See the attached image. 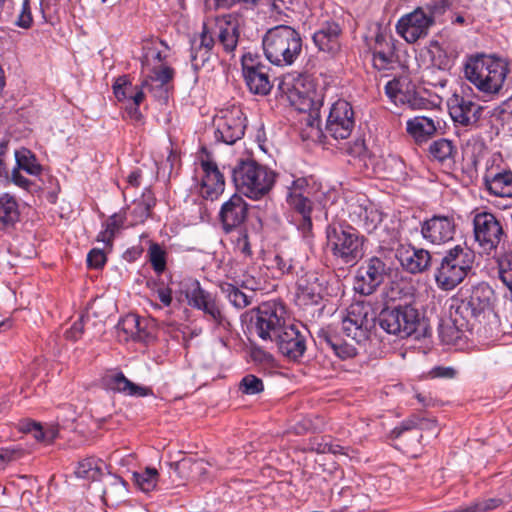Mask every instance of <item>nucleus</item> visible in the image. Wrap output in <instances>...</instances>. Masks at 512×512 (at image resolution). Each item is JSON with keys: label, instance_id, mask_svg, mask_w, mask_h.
Returning <instances> with one entry per match:
<instances>
[{"label": "nucleus", "instance_id": "a18cd8bd", "mask_svg": "<svg viewBox=\"0 0 512 512\" xmlns=\"http://www.w3.org/2000/svg\"><path fill=\"white\" fill-rule=\"evenodd\" d=\"M148 256L154 272L161 275L166 270V251L158 243H152L148 249Z\"/></svg>", "mask_w": 512, "mask_h": 512}, {"label": "nucleus", "instance_id": "f03ea898", "mask_svg": "<svg viewBox=\"0 0 512 512\" xmlns=\"http://www.w3.org/2000/svg\"><path fill=\"white\" fill-rule=\"evenodd\" d=\"M278 91L280 98L299 112L318 110L324 102L315 77L307 73H287L280 79Z\"/></svg>", "mask_w": 512, "mask_h": 512}, {"label": "nucleus", "instance_id": "423d86ee", "mask_svg": "<svg viewBox=\"0 0 512 512\" xmlns=\"http://www.w3.org/2000/svg\"><path fill=\"white\" fill-rule=\"evenodd\" d=\"M379 325L389 334L419 338L426 329L424 316L412 304L386 306L379 314Z\"/></svg>", "mask_w": 512, "mask_h": 512}, {"label": "nucleus", "instance_id": "4c0bfd02", "mask_svg": "<svg viewBox=\"0 0 512 512\" xmlns=\"http://www.w3.org/2000/svg\"><path fill=\"white\" fill-rule=\"evenodd\" d=\"M21 431L30 433L38 441L44 444L52 443L58 436V429L55 426L43 427L40 423L34 421H26L21 424Z\"/></svg>", "mask_w": 512, "mask_h": 512}, {"label": "nucleus", "instance_id": "1a4fd4ad", "mask_svg": "<svg viewBox=\"0 0 512 512\" xmlns=\"http://www.w3.org/2000/svg\"><path fill=\"white\" fill-rule=\"evenodd\" d=\"M310 179L306 177H299L292 181L288 187L287 203L294 211V221L296 222L298 230L302 233L304 238L312 237V201L310 196L312 194V187L309 184Z\"/></svg>", "mask_w": 512, "mask_h": 512}, {"label": "nucleus", "instance_id": "20e7f679", "mask_svg": "<svg viewBox=\"0 0 512 512\" xmlns=\"http://www.w3.org/2000/svg\"><path fill=\"white\" fill-rule=\"evenodd\" d=\"M472 250L456 245L446 251L434 270V280L442 291H451L460 285L471 271L474 263Z\"/></svg>", "mask_w": 512, "mask_h": 512}, {"label": "nucleus", "instance_id": "39448f33", "mask_svg": "<svg viewBox=\"0 0 512 512\" xmlns=\"http://www.w3.org/2000/svg\"><path fill=\"white\" fill-rule=\"evenodd\" d=\"M364 237L346 223H332L326 228V248L343 264H354L362 258Z\"/></svg>", "mask_w": 512, "mask_h": 512}, {"label": "nucleus", "instance_id": "6ab92c4d", "mask_svg": "<svg viewBox=\"0 0 512 512\" xmlns=\"http://www.w3.org/2000/svg\"><path fill=\"white\" fill-rule=\"evenodd\" d=\"M455 232L456 221L453 214H435L421 223L423 239L433 245L451 241Z\"/></svg>", "mask_w": 512, "mask_h": 512}, {"label": "nucleus", "instance_id": "c03bdc74", "mask_svg": "<svg viewBox=\"0 0 512 512\" xmlns=\"http://www.w3.org/2000/svg\"><path fill=\"white\" fill-rule=\"evenodd\" d=\"M159 473L155 468H146L142 472H134L133 479L136 486L144 493L153 491L158 483Z\"/></svg>", "mask_w": 512, "mask_h": 512}, {"label": "nucleus", "instance_id": "aec40b11", "mask_svg": "<svg viewBox=\"0 0 512 512\" xmlns=\"http://www.w3.org/2000/svg\"><path fill=\"white\" fill-rule=\"evenodd\" d=\"M200 165L203 171L200 193L202 197L214 200L224 191V176L206 148L202 149Z\"/></svg>", "mask_w": 512, "mask_h": 512}, {"label": "nucleus", "instance_id": "bb28decb", "mask_svg": "<svg viewBox=\"0 0 512 512\" xmlns=\"http://www.w3.org/2000/svg\"><path fill=\"white\" fill-rule=\"evenodd\" d=\"M316 341L322 349H330L338 358L347 360L357 355V349L346 343L330 327L321 328L316 333Z\"/></svg>", "mask_w": 512, "mask_h": 512}, {"label": "nucleus", "instance_id": "2f4dec72", "mask_svg": "<svg viewBox=\"0 0 512 512\" xmlns=\"http://www.w3.org/2000/svg\"><path fill=\"white\" fill-rule=\"evenodd\" d=\"M156 205V198L150 187H146L139 199L133 201L128 217L131 225L144 223L151 215V211Z\"/></svg>", "mask_w": 512, "mask_h": 512}, {"label": "nucleus", "instance_id": "a878e982", "mask_svg": "<svg viewBox=\"0 0 512 512\" xmlns=\"http://www.w3.org/2000/svg\"><path fill=\"white\" fill-rule=\"evenodd\" d=\"M102 384L114 393H120L131 397H147L153 395L150 387L140 386L130 381L122 371L111 370L102 377Z\"/></svg>", "mask_w": 512, "mask_h": 512}, {"label": "nucleus", "instance_id": "dca6fc26", "mask_svg": "<svg viewBox=\"0 0 512 512\" xmlns=\"http://www.w3.org/2000/svg\"><path fill=\"white\" fill-rule=\"evenodd\" d=\"M434 25L433 16L425 13L424 8L417 7L397 21L396 31L406 42L415 43L419 39L427 37L430 28Z\"/></svg>", "mask_w": 512, "mask_h": 512}, {"label": "nucleus", "instance_id": "c9c22d12", "mask_svg": "<svg viewBox=\"0 0 512 512\" xmlns=\"http://www.w3.org/2000/svg\"><path fill=\"white\" fill-rule=\"evenodd\" d=\"M170 49L157 38L146 39L142 42V54L140 61L142 64H151L162 62L168 59Z\"/></svg>", "mask_w": 512, "mask_h": 512}, {"label": "nucleus", "instance_id": "a19ab883", "mask_svg": "<svg viewBox=\"0 0 512 512\" xmlns=\"http://www.w3.org/2000/svg\"><path fill=\"white\" fill-rule=\"evenodd\" d=\"M220 288L231 305L237 309H244L252 303L253 293L246 294L231 283H223Z\"/></svg>", "mask_w": 512, "mask_h": 512}, {"label": "nucleus", "instance_id": "58836bf2", "mask_svg": "<svg viewBox=\"0 0 512 512\" xmlns=\"http://www.w3.org/2000/svg\"><path fill=\"white\" fill-rule=\"evenodd\" d=\"M125 217L122 214L114 213L104 224V229L97 235V241L103 242L105 247L112 249L116 233L123 226Z\"/></svg>", "mask_w": 512, "mask_h": 512}, {"label": "nucleus", "instance_id": "49530a36", "mask_svg": "<svg viewBox=\"0 0 512 512\" xmlns=\"http://www.w3.org/2000/svg\"><path fill=\"white\" fill-rule=\"evenodd\" d=\"M75 474L79 478L95 480L101 474V468L98 460L95 458H86L78 463Z\"/></svg>", "mask_w": 512, "mask_h": 512}, {"label": "nucleus", "instance_id": "5fc2aeb1", "mask_svg": "<svg viewBox=\"0 0 512 512\" xmlns=\"http://www.w3.org/2000/svg\"><path fill=\"white\" fill-rule=\"evenodd\" d=\"M423 420L418 415H411L410 417L403 420L398 426L392 430V435L395 438H399L404 432L410 431L417 428H423Z\"/></svg>", "mask_w": 512, "mask_h": 512}, {"label": "nucleus", "instance_id": "37998d69", "mask_svg": "<svg viewBox=\"0 0 512 512\" xmlns=\"http://www.w3.org/2000/svg\"><path fill=\"white\" fill-rule=\"evenodd\" d=\"M429 153L437 161L445 162L453 158L456 148L451 140L440 138L430 144Z\"/></svg>", "mask_w": 512, "mask_h": 512}, {"label": "nucleus", "instance_id": "b1692460", "mask_svg": "<svg viewBox=\"0 0 512 512\" xmlns=\"http://www.w3.org/2000/svg\"><path fill=\"white\" fill-rule=\"evenodd\" d=\"M351 221L361 226L367 233L374 232L383 220V213L370 201L357 199L349 204Z\"/></svg>", "mask_w": 512, "mask_h": 512}, {"label": "nucleus", "instance_id": "e433bc0d", "mask_svg": "<svg viewBox=\"0 0 512 512\" xmlns=\"http://www.w3.org/2000/svg\"><path fill=\"white\" fill-rule=\"evenodd\" d=\"M273 266L281 275H293L304 272L302 261L291 252L282 251L274 256Z\"/></svg>", "mask_w": 512, "mask_h": 512}, {"label": "nucleus", "instance_id": "3c124183", "mask_svg": "<svg viewBox=\"0 0 512 512\" xmlns=\"http://www.w3.org/2000/svg\"><path fill=\"white\" fill-rule=\"evenodd\" d=\"M214 44V39L212 36L208 35L206 32L201 34L200 44L198 48H196L192 54L193 61H200L202 64H205L210 60L209 51L211 50Z\"/></svg>", "mask_w": 512, "mask_h": 512}, {"label": "nucleus", "instance_id": "5701e85b", "mask_svg": "<svg viewBox=\"0 0 512 512\" xmlns=\"http://www.w3.org/2000/svg\"><path fill=\"white\" fill-rule=\"evenodd\" d=\"M241 194H233L225 201L219 212V219L225 233L240 228L248 216V204Z\"/></svg>", "mask_w": 512, "mask_h": 512}, {"label": "nucleus", "instance_id": "72a5a7b5", "mask_svg": "<svg viewBox=\"0 0 512 512\" xmlns=\"http://www.w3.org/2000/svg\"><path fill=\"white\" fill-rule=\"evenodd\" d=\"M113 93L119 102L131 100L136 106L145 99L143 88L139 85H134L128 76L118 77L112 85Z\"/></svg>", "mask_w": 512, "mask_h": 512}, {"label": "nucleus", "instance_id": "680f3d73", "mask_svg": "<svg viewBox=\"0 0 512 512\" xmlns=\"http://www.w3.org/2000/svg\"><path fill=\"white\" fill-rule=\"evenodd\" d=\"M125 323L131 324L133 326V328L130 329V334L135 340L142 341V342L149 341L150 334L148 332L144 331L143 329H141V327H140L141 322H140L139 317L134 316V315L131 317H128L125 320Z\"/></svg>", "mask_w": 512, "mask_h": 512}, {"label": "nucleus", "instance_id": "4468645a", "mask_svg": "<svg viewBox=\"0 0 512 512\" xmlns=\"http://www.w3.org/2000/svg\"><path fill=\"white\" fill-rule=\"evenodd\" d=\"M188 304L201 310L205 318L216 327L226 328L230 325L215 295L203 289L199 281H193L186 290Z\"/></svg>", "mask_w": 512, "mask_h": 512}, {"label": "nucleus", "instance_id": "4d7b16f0", "mask_svg": "<svg viewBox=\"0 0 512 512\" xmlns=\"http://www.w3.org/2000/svg\"><path fill=\"white\" fill-rule=\"evenodd\" d=\"M33 23L30 0H22L15 24L18 27L28 29Z\"/></svg>", "mask_w": 512, "mask_h": 512}, {"label": "nucleus", "instance_id": "69168bd1", "mask_svg": "<svg viewBox=\"0 0 512 512\" xmlns=\"http://www.w3.org/2000/svg\"><path fill=\"white\" fill-rule=\"evenodd\" d=\"M84 331V325L82 319L75 321L71 327L66 330L65 337L68 340L77 341Z\"/></svg>", "mask_w": 512, "mask_h": 512}, {"label": "nucleus", "instance_id": "052dcab7", "mask_svg": "<svg viewBox=\"0 0 512 512\" xmlns=\"http://www.w3.org/2000/svg\"><path fill=\"white\" fill-rule=\"evenodd\" d=\"M503 504V500L498 497L481 499L473 502L471 505L475 512H490L496 510Z\"/></svg>", "mask_w": 512, "mask_h": 512}, {"label": "nucleus", "instance_id": "9d476101", "mask_svg": "<svg viewBox=\"0 0 512 512\" xmlns=\"http://www.w3.org/2000/svg\"><path fill=\"white\" fill-rule=\"evenodd\" d=\"M475 242L482 253L490 255L507 237L501 220L493 213L483 211L473 218Z\"/></svg>", "mask_w": 512, "mask_h": 512}, {"label": "nucleus", "instance_id": "2eb2a0df", "mask_svg": "<svg viewBox=\"0 0 512 512\" xmlns=\"http://www.w3.org/2000/svg\"><path fill=\"white\" fill-rule=\"evenodd\" d=\"M284 315V307L274 301L259 305L255 323L258 336L263 340L273 341L276 334H280L287 326Z\"/></svg>", "mask_w": 512, "mask_h": 512}, {"label": "nucleus", "instance_id": "ddd939ff", "mask_svg": "<svg viewBox=\"0 0 512 512\" xmlns=\"http://www.w3.org/2000/svg\"><path fill=\"white\" fill-rule=\"evenodd\" d=\"M213 124L216 141L232 145L244 136L246 117L239 106L232 105L221 109L214 117Z\"/></svg>", "mask_w": 512, "mask_h": 512}, {"label": "nucleus", "instance_id": "f257e3e1", "mask_svg": "<svg viewBox=\"0 0 512 512\" xmlns=\"http://www.w3.org/2000/svg\"><path fill=\"white\" fill-rule=\"evenodd\" d=\"M231 174L237 191L251 200H261L269 195L278 177L272 168L250 157L238 159Z\"/></svg>", "mask_w": 512, "mask_h": 512}, {"label": "nucleus", "instance_id": "cd10ccee", "mask_svg": "<svg viewBox=\"0 0 512 512\" xmlns=\"http://www.w3.org/2000/svg\"><path fill=\"white\" fill-rule=\"evenodd\" d=\"M483 185L486 191L494 197L512 198V171L488 170L483 175Z\"/></svg>", "mask_w": 512, "mask_h": 512}, {"label": "nucleus", "instance_id": "f704fd0d", "mask_svg": "<svg viewBox=\"0 0 512 512\" xmlns=\"http://www.w3.org/2000/svg\"><path fill=\"white\" fill-rule=\"evenodd\" d=\"M406 130L417 143H422L434 135L437 128L432 118L416 116L407 121Z\"/></svg>", "mask_w": 512, "mask_h": 512}, {"label": "nucleus", "instance_id": "4be33fe9", "mask_svg": "<svg viewBox=\"0 0 512 512\" xmlns=\"http://www.w3.org/2000/svg\"><path fill=\"white\" fill-rule=\"evenodd\" d=\"M402 269L410 274H420L431 266L432 256L424 248L400 244L395 252Z\"/></svg>", "mask_w": 512, "mask_h": 512}, {"label": "nucleus", "instance_id": "e2e57ef3", "mask_svg": "<svg viewBox=\"0 0 512 512\" xmlns=\"http://www.w3.org/2000/svg\"><path fill=\"white\" fill-rule=\"evenodd\" d=\"M107 262V256L103 249L93 248L87 255V265L90 268L101 269Z\"/></svg>", "mask_w": 512, "mask_h": 512}, {"label": "nucleus", "instance_id": "a211bd4d", "mask_svg": "<svg viewBox=\"0 0 512 512\" xmlns=\"http://www.w3.org/2000/svg\"><path fill=\"white\" fill-rule=\"evenodd\" d=\"M355 126L354 111L351 104L345 100L335 101L326 122V132L336 140L347 139Z\"/></svg>", "mask_w": 512, "mask_h": 512}, {"label": "nucleus", "instance_id": "412c9836", "mask_svg": "<svg viewBox=\"0 0 512 512\" xmlns=\"http://www.w3.org/2000/svg\"><path fill=\"white\" fill-rule=\"evenodd\" d=\"M280 353L289 360L298 361L307 349L306 336L294 324H288L273 340Z\"/></svg>", "mask_w": 512, "mask_h": 512}, {"label": "nucleus", "instance_id": "79ce46f5", "mask_svg": "<svg viewBox=\"0 0 512 512\" xmlns=\"http://www.w3.org/2000/svg\"><path fill=\"white\" fill-rule=\"evenodd\" d=\"M400 102L406 103L412 109H429L433 103L421 94V91L416 88L414 80L411 79V84L407 86L405 94L400 97Z\"/></svg>", "mask_w": 512, "mask_h": 512}, {"label": "nucleus", "instance_id": "7c9ffc66", "mask_svg": "<svg viewBox=\"0 0 512 512\" xmlns=\"http://www.w3.org/2000/svg\"><path fill=\"white\" fill-rule=\"evenodd\" d=\"M20 220L19 204L15 196L4 193L0 195V233H8Z\"/></svg>", "mask_w": 512, "mask_h": 512}, {"label": "nucleus", "instance_id": "0eeeda50", "mask_svg": "<svg viewBox=\"0 0 512 512\" xmlns=\"http://www.w3.org/2000/svg\"><path fill=\"white\" fill-rule=\"evenodd\" d=\"M263 49L271 64H293L302 51L299 33L288 25H278L267 31L263 38Z\"/></svg>", "mask_w": 512, "mask_h": 512}, {"label": "nucleus", "instance_id": "f3484780", "mask_svg": "<svg viewBox=\"0 0 512 512\" xmlns=\"http://www.w3.org/2000/svg\"><path fill=\"white\" fill-rule=\"evenodd\" d=\"M390 267L379 256L369 258L359 269L354 288L362 295H370L383 283Z\"/></svg>", "mask_w": 512, "mask_h": 512}, {"label": "nucleus", "instance_id": "6e6d98bb", "mask_svg": "<svg viewBox=\"0 0 512 512\" xmlns=\"http://www.w3.org/2000/svg\"><path fill=\"white\" fill-rule=\"evenodd\" d=\"M344 152L355 158L364 159L368 154V149L363 138H356L353 142L344 144Z\"/></svg>", "mask_w": 512, "mask_h": 512}, {"label": "nucleus", "instance_id": "774afa93", "mask_svg": "<svg viewBox=\"0 0 512 512\" xmlns=\"http://www.w3.org/2000/svg\"><path fill=\"white\" fill-rule=\"evenodd\" d=\"M174 73V69L171 66H160V69L155 71L156 80L161 85H165L173 79Z\"/></svg>", "mask_w": 512, "mask_h": 512}, {"label": "nucleus", "instance_id": "ea45409f", "mask_svg": "<svg viewBox=\"0 0 512 512\" xmlns=\"http://www.w3.org/2000/svg\"><path fill=\"white\" fill-rule=\"evenodd\" d=\"M16 167L15 169L24 170L32 176H38L42 172V167L38 163L35 155L28 149L22 148L15 151Z\"/></svg>", "mask_w": 512, "mask_h": 512}, {"label": "nucleus", "instance_id": "c756f323", "mask_svg": "<svg viewBox=\"0 0 512 512\" xmlns=\"http://www.w3.org/2000/svg\"><path fill=\"white\" fill-rule=\"evenodd\" d=\"M340 33L337 23L327 22L313 34V42L319 51L334 55L340 49Z\"/></svg>", "mask_w": 512, "mask_h": 512}, {"label": "nucleus", "instance_id": "338daca9", "mask_svg": "<svg viewBox=\"0 0 512 512\" xmlns=\"http://www.w3.org/2000/svg\"><path fill=\"white\" fill-rule=\"evenodd\" d=\"M0 456L5 466L6 463L21 458L22 450L14 447L1 448Z\"/></svg>", "mask_w": 512, "mask_h": 512}, {"label": "nucleus", "instance_id": "864d4df0", "mask_svg": "<svg viewBox=\"0 0 512 512\" xmlns=\"http://www.w3.org/2000/svg\"><path fill=\"white\" fill-rule=\"evenodd\" d=\"M270 1V17L275 21H285L288 17V12L291 10L290 6L292 0H269Z\"/></svg>", "mask_w": 512, "mask_h": 512}, {"label": "nucleus", "instance_id": "f8f14e48", "mask_svg": "<svg viewBox=\"0 0 512 512\" xmlns=\"http://www.w3.org/2000/svg\"><path fill=\"white\" fill-rule=\"evenodd\" d=\"M375 326V317L369 305L363 302L352 303L342 318L344 334L361 344L366 342Z\"/></svg>", "mask_w": 512, "mask_h": 512}, {"label": "nucleus", "instance_id": "0e129e2a", "mask_svg": "<svg viewBox=\"0 0 512 512\" xmlns=\"http://www.w3.org/2000/svg\"><path fill=\"white\" fill-rule=\"evenodd\" d=\"M498 59L494 55H488L485 53H475L468 56L465 64H494Z\"/></svg>", "mask_w": 512, "mask_h": 512}, {"label": "nucleus", "instance_id": "603ef678", "mask_svg": "<svg viewBox=\"0 0 512 512\" xmlns=\"http://www.w3.org/2000/svg\"><path fill=\"white\" fill-rule=\"evenodd\" d=\"M239 389L247 395L259 394L264 390L263 381L253 374H248L242 378Z\"/></svg>", "mask_w": 512, "mask_h": 512}, {"label": "nucleus", "instance_id": "9b49d317", "mask_svg": "<svg viewBox=\"0 0 512 512\" xmlns=\"http://www.w3.org/2000/svg\"><path fill=\"white\" fill-rule=\"evenodd\" d=\"M508 66H464L463 75L479 91L486 94L498 93L503 87H510Z\"/></svg>", "mask_w": 512, "mask_h": 512}, {"label": "nucleus", "instance_id": "7ed1b4c3", "mask_svg": "<svg viewBox=\"0 0 512 512\" xmlns=\"http://www.w3.org/2000/svg\"><path fill=\"white\" fill-rule=\"evenodd\" d=\"M494 290L485 283L480 282L470 289H460L450 299V316L458 327L468 325L471 320L492 309Z\"/></svg>", "mask_w": 512, "mask_h": 512}, {"label": "nucleus", "instance_id": "de8ad7c7", "mask_svg": "<svg viewBox=\"0 0 512 512\" xmlns=\"http://www.w3.org/2000/svg\"><path fill=\"white\" fill-rule=\"evenodd\" d=\"M409 84H411V78L406 74H402L386 84L385 92L390 98L400 101V97H403Z\"/></svg>", "mask_w": 512, "mask_h": 512}, {"label": "nucleus", "instance_id": "13d9d810", "mask_svg": "<svg viewBox=\"0 0 512 512\" xmlns=\"http://www.w3.org/2000/svg\"><path fill=\"white\" fill-rule=\"evenodd\" d=\"M235 251L243 257L250 258L253 255L248 234L245 230H240L239 236L234 241Z\"/></svg>", "mask_w": 512, "mask_h": 512}, {"label": "nucleus", "instance_id": "bf43d9fd", "mask_svg": "<svg viewBox=\"0 0 512 512\" xmlns=\"http://www.w3.org/2000/svg\"><path fill=\"white\" fill-rule=\"evenodd\" d=\"M453 4V0H432L425 5L429 16H433V20L437 16L443 15Z\"/></svg>", "mask_w": 512, "mask_h": 512}, {"label": "nucleus", "instance_id": "8fccbe9b", "mask_svg": "<svg viewBox=\"0 0 512 512\" xmlns=\"http://www.w3.org/2000/svg\"><path fill=\"white\" fill-rule=\"evenodd\" d=\"M498 268L499 277L503 284L509 289L512 301V253L504 254L499 258Z\"/></svg>", "mask_w": 512, "mask_h": 512}, {"label": "nucleus", "instance_id": "09e8293b", "mask_svg": "<svg viewBox=\"0 0 512 512\" xmlns=\"http://www.w3.org/2000/svg\"><path fill=\"white\" fill-rule=\"evenodd\" d=\"M315 80L317 90L320 89L318 92L324 95V98L330 89H338L343 86L342 79L338 75H334L330 72H320L319 75L315 77Z\"/></svg>", "mask_w": 512, "mask_h": 512}, {"label": "nucleus", "instance_id": "393cba45", "mask_svg": "<svg viewBox=\"0 0 512 512\" xmlns=\"http://www.w3.org/2000/svg\"><path fill=\"white\" fill-rule=\"evenodd\" d=\"M296 287V301L299 305H317L322 300L323 286L317 272H302L296 281Z\"/></svg>", "mask_w": 512, "mask_h": 512}, {"label": "nucleus", "instance_id": "473e14b6", "mask_svg": "<svg viewBox=\"0 0 512 512\" xmlns=\"http://www.w3.org/2000/svg\"><path fill=\"white\" fill-rule=\"evenodd\" d=\"M265 66H242L243 76L249 90L254 94L267 95L272 88Z\"/></svg>", "mask_w": 512, "mask_h": 512}, {"label": "nucleus", "instance_id": "c85d7f7f", "mask_svg": "<svg viewBox=\"0 0 512 512\" xmlns=\"http://www.w3.org/2000/svg\"><path fill=\"white\" fill-rule=\"evenodd\" d=\"M218 42L222 45L224 51L232 52L239 39V18L235 15L228 14L217 19Z\"/></svg>", "mask_w": 512, "mask_h": 512}, {"label": "nucleus", "instance_id": "6e6552de", "mask_svg": "<svg viewBox=\"0 0 512 512\" xmlns=\"http://www.w3.org/2000/svg\"><path fill=\"white\" fill-rule=\"evenodd\" d=\"M447 107L455 126L468 130L480 127L485 107L479 104L478 97L469 87L454 92L447 100Z\"/></svg>", "mask_w": 512, "mask_h": 512}]
</instances>
